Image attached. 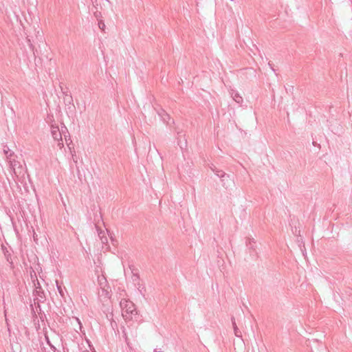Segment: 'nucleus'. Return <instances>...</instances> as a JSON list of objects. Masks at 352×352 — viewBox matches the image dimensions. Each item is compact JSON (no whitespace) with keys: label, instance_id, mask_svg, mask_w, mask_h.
Masks as SVG:
<instances>
[{"label":"nucleus","instance_id":"obj_8","mask_svg":"<svg viewBox=\"0 0 352 352\" xmlns=\"http://www.w3.org/2000/svg\"><path fill=\"white\" fill-rule=\"evenodd\" d=\"M98 282L100 285L102 287V285L106 283V278L103 276H98Z\"/></svg>","mask_w":352,"mask_h":352},{"label":"nucleus","instance_id":"obj_16","mask_svg":"<svg viewBox=\"0 0 352 352\" xmlns=\"http://www.w3.org/2000/svg\"><path fill=\"white\" fill-rule=\"evenodd\" d=\"M231 1H233L234 0H230Z\"/></svg>","mask_w":352,"mask_h":352},{"label":"nucleus","instance_id":"obj_14","mask_svg":"<svg viewBox=\"0 0 352 352\" xmlns=\"http://www.w3.org/2000/svg\"><path fill=\"white\" fill-rule=\"evenodd\" d=\"M76 321L78 322V323L79 324V328H80V329H81L82 326H81V323H80V320H79L78 318H76Z\"/></svg>","mask_w":352,"mask_h":352},{"label":"nucleus","instance_id":"obj_6","mask_svg":"<svg viewBox=\"0 0 352 352\" xmlns=\"http://www.w3.org/2000/svg\"><path fill=\"white\" fill-rule=\"evenodd\" d=\"M216 175L219 177L220 178H222V177H226L228 179V181L230 182V183H232V179L230 177V176L228 175H226L224 172H223L222 170H217L216 172Z\"/></svg>","mask_w":352,"mask_h":352},{"label":"nucleus","instance_id":"obj_2","mask_svg":"<svg viewBox=\"0 0 352 352\" xmlns=\"http://www.w3.org/2000/svg\"><path fill=\"white\" fill-rule=\"evenodd\" d=\"M15 157L14 153H10L7 157V160L14 175L18 176L23 173V168L21 163L16 160Z\"/></svg>","mask_w":352,"mask_h":352},{"label":"nucleus","instance_id":"obj_5","mask_svg":"<svg viewBox=\"0 0 352 352\" xmlns=\"http://www.w3.org/2000/svg\"><path fill=\"white\" fill-rule=\"evenodd\" d=\"M232 326H233V329H234V335L236 337L241 338V333L240 330L239 329V328L237 327L236 322H235V320H234V318H232Z\"/></svg>","mask_w":352,"mask_h":352},{"label":"nucleus","instance_id":"obj_3","mask_svg":"<svg viewBox=\"0 0 352 352\" xmlns=\"http://www.w3.org/2000/svg\"><path fill=\"white\" fill-rule=\"evenodd\" d=\"M63 129L67 130L66 127H62V131L59 129L58 126L52 125L50 128L51 135L55 141L58 142V146L60 148L63 147V142L62 140V133H63Z\"/></svg>","mask_w":352,"mask_h":352},{"label":"nucleus","instance_id":"obj_15","mask_svg":"<svg viewBox=\"0 0 352 352\" xmlns=\"http://www.w3.org/2000/svg\"><path fill=\"white\" fill-rule=\"evenodd\" d=\"M46 340H47V343H48V344H49L52 347H53V348L54 349V346H53L50 343V342H49V340H48V338H47V337H46Z\"/></svg>","mask_w":352,"mask_h":352},{"label":"nucleus","instance_id":"obj_10","mask_svg":"<svg viewBox=\"0 0 352 352\" xmlns=\"http://www.w3.org/2000/svg\"><path fill=\"white\" fill-rule=\"evenodd\" d=\"M3 153L6 155V157H7L8 155H9L10 153L12 152L10 151V148L8 146H4Z\"/></svg>","mask_w":352,"mask_h":352},{"label":"nucleus","instance_id":"obj_4","mask_svg":"<svg viewBox=\"0 0 352 352\" xmlns=\"http://www.w3.org/2000/svg\"><path fill=\"white\" fill-rule=\"evenodd\" d=\"M232 97L233 100L237 102L238 104H242L243 100V98L240 96V94L238 92H236L234 91H232L231 93Z\"/></svg>","mask_w":352,"mask_h":352},{"label":"nucleus","instance_id":"obj_13","mask_svg":"<svg viewBox=\"0 0 352 352\" xmlns=\"http://www.w3.org/2000/svg\"><path fill=\"white\" fill-rule=\"evenodd\" d=\"M98 236L101 238V236H105V233L104 232L100 230L99 232H98Z\"/></svg>","mask_w":352,"mask_h":352},{"label":"nucleus","instance_id":"obj_1","mask_svg":"<svg viewBox=\"0 0 352 352\" xmlns=\"http://www.w3.org/2000/svg\"><path fill=\"white\" fill-rule=\"evenodd\" d=\"M120 305L122 309V316L126 321L132 320L138 316V311L132 301L122 299Z\"/></svg>","mask_w":352,"mask_h":352},{"label":"nucleus","instance_id":"obj_11","mask_svg":"<svg viewBox=\"0 0 352 352\" xmlns=\"http://www.w3.org/2000/svg\"><path fill=\"white\" fill-rule=\"evenodd\" d=\"M56 286H57V289H58L60 294L63 296V292L61 287L58 285V281H56Z\"/></svg>","mask_w":352,"mask_h":352},{"label":"nucleus","instance_id":"obj_7","mask_svg":"<svg viewBox=\"0 0 352 352\" xmlns=\"http://www.w3.org/2000/svg\"><path fill=\"white\" fill-rule=\"evenodd\" d=\"M227 179H228L226 177L221 178V181H222L223 186H225L226 188H230L232 186V184H233L232 180V183H230Z\"/></svg>","mask_w":352,"mask_h":352},{"label":"nucleus","instance_id":"obj_12","mask_svg":"<svg viewBox=\"0 0 352 352\" xmlns=\"http://www.w3.org/2000/svg\"><path fill=\"white\" fill-rule=\"evenodd\" d=\"M100 239L102 243H107V238L106 236H101Z\"/></svg>","mask_w":352,"mask_h":352},{"label":"nucleus","instance_id":"obj_9","mask_svg":"<svg viewBox=\"0 0 352 352\" xmlns=\"http://www.w3.org/2000/svg\"><path fill=\"white\" fill-rule=\"evenodd\" d=\"M98 25V28L100 30H104L105 24L103 21H102V20L99 21Z\"/></svg>","mask_w":352,"mask_h":352}]
</instances>
